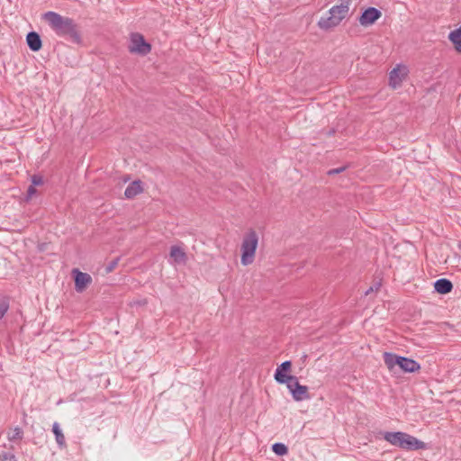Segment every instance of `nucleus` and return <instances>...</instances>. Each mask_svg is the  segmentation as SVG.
I'll return each instance as SVG.
<instances>
[{
    "instance_id": "obj_27",
    "label": "nucleus",
    "mask_w": 461,
    "mask_h": 461,
    "mask_svg": "<svg viewBox=\"0 0 461 461\" xmlns=\"http://www.w3.org/2000/svg\"><path fill=\"white\" fill-rule=\"evenodd\" d=\"M346 168H347V167H346V166H343V167H337V168L330 169V170L328 171V175L332 176V175L339 174V173H341V172L345 171V170H346Z\"/></svg>"
},
{
    "instance_id": "obj_25",
    "label": "nucleus",
    "mask_w": 461,
    "mask_h": 461,
    "mask_svg": "<svg viewBox=\"0 0 461 461\" xmlns=\"http://www.w3.org/2000/svg\"><path fill=\"white\" fill-rule=\"evenodd\" d=\"M32 185L39 186L43 185V177L41 175L34 174L32 176Z\"/></svg>"
},
{
    "instance_id": "obj_29",
    "label": "nucleus",
    "mask_w": 461,
    "mask_h": 461,
    "mask_svg": "<svg viewBox=\"0 0 461 461\" xmlns=\"http://www.w3.org/2000/svg\"><path fill=\"white\" fill-rule=\"evenodd\" d=\"M370 292H373V287H370V288L366 292V294H368Z\"/></svg>"
},
{
    "instance_id": "obj_11",
    "label": "nucleus",
    "mask_w": 461,
    "mask_h": 461,
    "mask_svg": "<svg viewBox=\"0 0 461 461\" xmlns=\"http://www.w3.org/2000/svg\"><path fill=\"white\" fill-rule=\"evenodd\" d=\"M350 4L351 0H341L339 5H334L329 10V14H335L338 21L341 23L348 14Z\"/></svg>"
},
{
    "instance_id": "obj_5",
    "label": "nucleus",
    "mask_w": 461,
    "mask_h": 461,
    "mask_svg": "<svg viewBox=\"0 0 461 461\" xmlns=\"http://www.w3.org/2000/svg\"><path fill=\"white\" fill-rule=\"evenodd\" d=\"M293 398L296 402L308 400L311 395L308 392V387L299 383L298 378L294 376L288 384H285Z\"/></svg>"
},
{
    "instance_id": "obj_6",
    "label": "nucleus",
    "mask_w": 461,
    "mask_h": 461,
    "mask_svg": "<svg viewBox=\"0 0 461 461\" xmlns=\"http://www.w3.org/2000/svg\"><path fill=\"white\" fill-rule=\"evenodd\" d=\"M292 362L290 360L284 361L279 365L274 374L276 382L279 384H285L291 381L294 375H290Z\"/></svg>"
},
{
    "instance_id": "obj_2",
    "label": "nucleus",
    "mask_w": 461,
    "mask_h": 461,
    "mask_svg": "<svg viewBox=\"0 0 461 461\" xmlns=\"http://www.w3.org/2000/svg\"><path fill=\"white\" fill-rule=\"evenodd\" d=\"M383 358L390 372L395 373V367L403 373H415L420 369V365L416 360L399 356L392 352H384Z\"/></svg>"
},
{
    "instance_id": "obj_8",
    "label": "nucleus",
    "mask_w": 461,
    "mask_h": 461,
    "mask_svg": "<svg viewBox=\"0 0 461 461\" xmlns=\"http://www.w3.org/2000/svg\"><path fill=\"white\" fill-rule=\"evenodd\" d=\"M381 16L382 13L379 9L370 6L362 12L358 21L362 26L366 27L373 25Z\"/></svg>"
},
{
    "instance_id": "obj_10",
    "label": "nucleus",
    "mask_w": 461,
    "mask_h": 461,
    "mask_svg": "<svg viewBox=\"0 0 461 461\" xmlns=\"http://www.w3.org/2000/svg\"><path fill=\"white\" fill-rule=\"evenodd\" d=\"M407 434L402 431H386L384 433V438L391 445L402 448Z\"/></svg>"
},
{
    "instance_id": "obj_12",
    "label": "nucleus",
    "mask_w": 461,
    "mask_h": 461,
    "mask_svg": "<svg viewBox=\"0 0 461 461\" xmlns=\"http://www.w3.org/2000/svg\"><path fill=\"white\" fill-rule=\"evenodd\" d=\"M427 445L423 441L418 439L417 438L407 434V437L404 439V444L402 446V449L408 450V451H413V450H419V449H426Z\"/></svg>"
},
{
    "instance_id": "obj_14",
    "label": "nucleus",
    "mask_w": 461,
    "mask_h": 461,
    "mask_svg": "<svg viewBox=\"0 0 461 461\" xmlns=\"http://www.w3.org/2000/svg\"><path fill=\"white\" fill-rule=\"evenodd\" d=\"M170 258L173 259L175 264L185 265L187 261V255L185 250L179 246H172L170 248Z\"/></svg>"
},
{
    "instance_id": "obj_4",
    "label": "nucleus",
    "mask_w": 461,
    "mask_h": 461,
    "mask_svg": "<svg viewBox=\"0 0 461 461\" xmlns=\"http://www.w3.org/2000/svg\"><path fill=\"white\" fill-rule=\"evenodd\" d=\"M151 44L145 40L144 36L141 33H131L130 44L128 46V50L131 53L138 54L141 57H144L151 51Z\"/></svg>"
},
{
    "instance_id": "obj_15",
    "label": "nucleus",
    "mask_w": 461,
    "mask_h": 461,
    "mask_svg": "<svg viewBox=\"0 0 461 461\" xmlns=\"http://www.w3.org/2000/svg\"><path fill=\"white\" fill-rule=\"evenodd\" d=\"M143 192L142 182L140 180H134L125 189L124 195L128 199H132L136 195Z\"/></svg>"
},
{
    "instance_id": "obj_18",
    "label": "nucleus",
    "mask_w": 461,
    "mask_h": 461,
    "mask_svg": "<svg viewBox=\"0 0 461 461\" xmlns=\"http://www.w3.org/2000/svg\"><path fill=\"white\" fill-rule=\"evenodd\" d=\"M52 432L55 435L56 442L59 448H65L67 447L65 436L58 422H54L52 425Z\"/></svg>"
},
{
    "instance_id": "obj_13",
    "label": "nucleus",
    "mask_w": 461,
    "mask_h": 461,
    "mask_svg": "<svg viewBox=\"0 0 461 461\" xmlns=\"http://www.w3.org/2000/svg\"><path fill=\"white\" fill-rule=\"evenodd\" d=\"M26 42L32 51L37 52L42 47V41L37 32H29L26 35Z\"/></svg>"
},
{
    "instance_id": "obj_16",
    "label": "nucleus",
    "mask_w": 461,
    "mask_h": 461,
    "mask_svg": "<svg viewBox=\"0 0 461 461\" xmlns=\"http://www.w3.org/2000/svg\"><path fill=\"white\" fill-rule=\"evenodd\" d=\"M330 15L327 17H321L318 22V26L320 29L324 31H329L336 26H338L340 23L336 18L335 14H329Z\"/></svg>"
},
{
    "instance_id": "obj_28",
    "label": "nucleus",
    "mask_w": 461,
    "mask_h": 461,
    "mask_svg": "<svg viewBox=\"0 0 461 461\" xmlns=\"http://www.w3.org/2000/svg\"><path fill=\"white\" fill-rule=\"evenodd\" d=\"M335 133H336V130H335L334 128H330V129H329L328 131H324V134H325L327 137H331V136H333Z\"/></svg>"
},
{
    "instance_id": "obj_19",
    "label": "nucleus",
    "mask_w": 461,
    "mask_h": 461,
    "mask_svg": "<svg viewBox=\"0 0 461 461\" xmlns=\"http://www.w3.org/2000/svg\"><path fill=\"white\" fill-rule=\"evenodd\" d=\"M448 39L453 43L456 50L461 52V26L450 32Z\"/></svg>"
},
{
    "instance_id": "obj_23",
    "label": "nucleus",
    "mask_w": 461,
    "mask_h": 461,
    "mask_svg": "<svg viewBox=\"0 0 461 461\" xmlns=\"http://www.w3.org/2000/svg\"><path fill=\"white\" fill-rule=\"evenodd\" d=\"M121 260V257H117L111 260L105 267H104V273L110 274L112 273L115 267L118 266L119 262Z\"/></svg>"
},
{
    "instance_id": "obj_9",
    "label": "nucleus",
    "mask_w": 461,
    "mask_h": 461,
    "mask_svg": "<svg viewBox=\"0 0 461 461\" xmlns=\"http://www.w3.org/2000/svg\"><path fill=\"white\" fill-rule=\"evenodd\" d=\"M407 77V68L397 66L393 68L389 74V85L393 88L399 87L403 79Z\"/></svg>"
},
{
    "instance_id": "obj_17",
    "label": "nucleus",
    "mask_w": 461,
    "mask_h": 461,
    "mask_svg": "<svg viewBox=\"0 0 461 461\" xmlns=\"http://www.w3.org/2000/svg\"><path fill=\"white\" fill-rule=\"evenodd\" d=\"M434 289L438 294H447L452 291L453 284L447 278H440L434 283Z\"/></svg>"
},
{
    "instance_id": "obj_20",
    "label": "nucleus",
    "mask_w": 461,
    "mask_h": 461,
    "mask_svg": "<svg viewBox=\"0 0 461 461\" xmlns=\"http://www.w3.org/2000/svg\"><path fill=\"white\" fill-rule=\"evenodd\" d=\"M272 451L276 455L283 456L288 453V447L284 443L276 442L272 445Z\"/></svg>"
},
{
    "instance_id": "obj_7",
    "label": "nucleus",
    "mask_w": 461,
    "mask_h": 461,
    "mask_svg": "<svg viewBox=\"0 0 461 461\" xmlns=\"http://www.w3.org/2000/svg\"><path fill=\"white\" fill-rule=\"evenodd\" d=\"M71 274L75 282V290L77 293L84 292L92 283L91 276L87 273L80 271L78 268H74Z\"/></svg>"
},
{
    "instance_id": "obj_1",
    "label": "nucleus",
    "mask_w": 461,
    "mask_h": 461,
    "mask_svg": "<svg viewBox=\"0 0 461 461\" xmlns=\"http://www.w3.org/2000/svg\"><path fill=\"white\" fill-rule=\"evenodd\" d=\"M43 19L48 23L57 36L63 38L73 44L83 43L80 26L74 19L63 16L56 12L49 11L43 14Z\"/></svg>"
},
{
    "instance_id": "obj_26",
    "label": "nucleus",
    "mask_w": 461,
    "mask_h": 461,
    "mask_svg": "<svg viewBox=\"0 0 461 461\" xmlns=\"http://www.w3.org/2000/svg\"><path fill=\"white\" fill-rule=\"evenodd\" d=\"M37 193V189H36V186H33V185H30L27 189V193H26V196H25V201L28 202L31 200V198Z\"/></svg>"
},
{
    "instance_id": "obj_24",
    "label": "nucleus",
    "mask_w": 461,
    "mask_h": 461,
    "mask_svg": "<svg viewBox=\"0 0 461 461\" xmlns=\"http://www.w3.org/2000/svg\"><path fill=\"white\" fill-rule=\"evenodd\" d=\"M0 459L2 461H17L15 455L5 451L0 453Z\"/></svg>"
},
{
    "instance_id": "obj_21",
    "label": "nucleus",
    "mask_w": 461,
    "mask_h": 461,
    "mask_svg": "<svg viewBox=\"0 0 461 461\" xmlns=\"http://www.w3.org/2000/svg\"><path fill=\"white\" fill-rule=\"evenodd\" d=\"M9 309V297L0 298V320L5 315Z\"/></svg>"
},
{
    "instance_id": "obj_22",
    "label": "nucleus",
    "mask_w": 461,
    "mask_h": 461,
    "mask_svg": "<svg viewBox=\"0 0 461 461\" xmlns=\"http://www.w3.org/2000/svg\"><path fill=\"white\" fill-rule=\"evenodd\" d=\"M23 437V431L21 428L16 427L12 434H8V439L10 441L21 440Z\"/></svg>"
},
{
    "instance_id": "obj_3",
    "label": "nucleus",
    "mask_w": 461,
    "mask_h": 461,
    "mask_svg": "<svg viewBox=\"0 0 461 461\" xmlns=\"http://www.w3.org/2000/svg\"><path fill=\"white\" fill-rule=\"evenodd\" d=\"M258 243V237L255 230H250L245 235L241 244L240 258V262L243 266H248L254 261Z\"/></svg>"
}]
</instances>
